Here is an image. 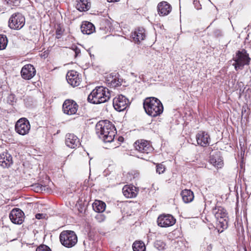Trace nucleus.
Returning <instances> with one entry per match:
<instances>
[{"label": "nucleus", "mask_w": 251, "mask_h": 251, "mask_svg": "<svg viewBox=\"0 0 251 251\" xmlns=\"http://www.w3.org/2000/svg\"><path fill=\"white\" fill-rule=\"evenodd\" d=\"M95 218L99 222H101L103 221L105 219V216L101 214H97Z\"/></svg>", "instance_id": "nucleus-36"}, {"label": "nucleus", "mask_w": 251, "mask_h": 251, "mask_svg": "<svg viewBox=\"0 0 251 251\" xmlns=\"http://www.w3.org/2000/svg\"><path fill=\"white\" fill-rule=\"evenodd\" d=\"M109 2H114L119 1L120 0H107Z\"/></svg>", "instance_id": "nucleus-41"}, {"label": "nucleus", "mask_w": 251, "mask_h": 251, "mask_svg": "<svg viewBox=\"0 0 251 251\" xmlns=\"http://www.w3.org/2000/svg\"><path fill=\"white\" fill-rule=\"evenodd\" d=\"M66 79L68 82L74 87L78 86L81 82V79L77 72L74 70L68 72Z\"/></svg>", "instance_id": "nucleus-16"}, {"label": "nucleus", "mask_w": 251, "mask_h": 251, "mask_svg": "<svg viewBox=\"0 0 251 251\" xmlns=\"http://www.w3.org/2000/svg\"><path fill=\"white\" fill-rule=\"evenodd\" d=\"M75 52V56L76 57L79 53H80V50L77 48V47H75L74 49Z\"/></svg>", "instance_id": "nucleus-39"}, {"label": "nucleus", "mask_w": 251, "mask_h": 251, "mask_svg": "<svg viewBox=\"0 0 251 251\" xmlns=\"http://www.w3.org/2000/svg\"><path fill=\"white\" fill-rule=\"evenodd\" d=\"M251 59L247 51L245 49H242L236 52V55L233 58L234 63L233 65L236 71L242 70L245 65H248L250 64Z\"/></svg>", "instance_id": "nucleus-4"}, {"label": "nucleus", "mask_w": 251, "mask_h": 251, "mask_svg": "<svg viewBox=\"0 0 251 251\" xmlns=\"http://www.w3.org/2000/svg\"><path fill=\"white\" fill-rule=\"evenodd\" d=\"M209 162L217 168H221L223 165V160L217 154L210 156Z\"/></svg>", "instance_id": "nucleus-25"}, {"label": "nucleus", "mask_w": 251, "mask_h": 251, "mask_svg": "<svg viewBox=\"0 0 251 251\" xmlns=\"http://www.w3.org/2000/svg\"><path fill=\"white\" fill-rule=\"evenodd\" d=\"M15 128L18 134L25 135L28 133L30 129V125L27 119L22 118L16 122Z\"/></svg>", "instance_id": "nucleus-9"}, {"label": "nucleus", "mask_w": 251, "mask_h": 251, "mask_svg": "<svg viewBox=\"0 0 251 251\" xmlns=\"http://www.w3.org/2000/svg\"><path fill=\"white\" fill-rule=\"evenodd\" d=\"M92 207L95 211L98 213H102L105 209L106 204L101 201L96 200L93 203Z\"/></svg>", "instance_id": "nucleus-26"}, {"label": "nucleus", "mask_w": 251, "mask_h": 251, "mask_svg": "<svg viewBox=\"0 0 251 251\" xmlns=\"http://www.w3.org/2000/svg\"><path fill=\"white\" fill-rule=\"evenodd\" d=\"M65 144L68 147L74 149L79 145V140L74 134L68 133L66 135Z\"/></svg>", "instance_id": "nucleus-18"}, {"label": "nucleus", "mask_w": 251, "mask_h": 251, "mask_svg": "<svg viewBox=\"0 0 251 251\" xmlns=\"http://www.w3.org/2000/svg\"><path fill=\"white\" fill-rule=\"evenodd\" d=\"M166 244L162 240H156L154 243V247L158 250H163L165 248Z\"/></svg>", "instance_id": "nucleus-29"}, {"label": "nucleus", "mask_w": 251, "mask_h": 251, "mask_svg": "<svg viewBox=\"0 0 251 251\" xmlns=\"http://www.w3.org/2000/svg\"><path fill=\"white\" fill-rule=\"evenodd\" d=\"M194 4L195 5V8L199 10L201 9V5L200 4V2L199 1L197 0H194L193 2Z\"/></svg>", "instance_id": "nucleus-37"}, {"label": "nucleus", "mask_w": 251, "mask_h": 251, "mask_svg": "<svg viewBox=\"0 0 251 251\" xmlns=\"http://www.w3.org/2000/svg\"><path fill=\"white\" fill-rule=\"evenodd\" d=\"M128 100L124 95H120L115 97L113 100V105L116 110L122 111L126 109L129 104Z\"/></svg>", "instance_id": "nucleus-10"}, {"label": "nucleus", "mask_w": 251, "mask_h": 251, "mask_svg": "<svg viewBox=\"0 0 251 251\" xmlns=\"http://www.w3.org/2000/svg\"><path fill=\"white\" fill-rule=\"evenodd\" d=\"M9 218L13 223L21 225L24 222L25 214L20 209L14 208L9 214Z\"/></svg>", "instance_id": "nucleus-11"}, {"label": "nucleus", "mask_w": 251, "mask_h": 251, "mask_svg": "<svg viewBox=\"0 0 251 251\" xmlns=\"http://www.w3.org/2000/svg\"><path fill=\"white\" fill-rule=\"evenodd\" d=\"M13 163L12 157L7 151L0 154V166L3 168L9 167Z\"/></svg>", "instance_id": "nucleus-17"}, {"label": "nucleus", "mask_w": 251, "mask_h": 251, "mask_svg": "<svg viewBox=\"0 0 251 251\" xmlns=\"http://www.w3.org/2000/svg\"><path fill=\"white\" fill-rule=\"evenodd\" d=\"M96 133L105 143L113 141L117 133L114 125L108 120L99 121L96 126Z\"/></svg>", "instance_id": "nucleus-1"}, {"label": "nucleus", "mask_w": 251, "mask_h": 251, "mask_svg": "<svg viewBox=\"0 0 251 251\" xmlns=\"http://www.w3.org/2000/svg\"><path fill=\"white\" fill-rule=\"evenodd\" d=\"M59 238L62 245L67 248L74 247L77 242L76 235L72 230L62 231L60 234Z\"/></svg>", "instance_id": "nucleus-5"}, {"label": "nucleus", "mask_w": 251, "mask_h": 251, "mask_svg": "<svg viewBox=\"0 0 251 251\" xmlns=\"http://www.w3.org/2000/svg\"><path fill=\"white\" fill-rule=\"evenodd\" d=\"M63 33V30L61 28L60 26H58L56 29V38H59Z\"/></svg>", "instance_id": "nucleus-34"}, {"label": "nucleus", "mask_w": 251, "mask_h": 251, "mask_svg": "<svg viewBox=\"0 0 251 251\" xmlns=\"http://www.w3.org/2000/svg\"><path fill=\"white\" fill-rule=\"evenodd\" d=\"M36 251H51L50 249L45 245H42L39 246Z\"/></svg>", "instance_id": "nucleus-32"}, {"label": "nucleus", "mask_w": 251, "mask_h": 251, "mask_svg": "<svg viewBox=\"0 0 251 251\" xmlns=\"http://www.w3.org/2000/svg\"><path fill=\"white\" fill-rule=\"evenodd\" d=\"M131 37L135 43H140L146 37L145 29L143 28H138L131 33Z\"/></svg>", "instance_id": "nucleus-21"}, {"label": "nucleus", "mask_w": 251, "mask_h": 251, "mask_svg": "<svg viewBox=\"0 0 251 251\" xmlns=\"http://www.w3.org/2000/svg\"><path fill=\"white\" fill-rule=\"evenodd\" d=\"M197 144L201 147H206L209 145L210 138L209 135L205 131H199L196 135Z\"/></svg>", "instance_id": "nucleus-15"}, {"label": "nucleus", "mask_w": 251, "mask_h": 251, "mask_svg": "<svg viewBox=\"0 0 251 251\" xmlns=\"http://www.w3.org/2000/svg\"><path fill=\"white\" fill-rule=\"evenodd\" d=\"M120 83V82L119 80H117L116 78H113L110 82L111 85L114 87L119 86Z\"/></svg>", "instance_id": "nucleus-35"}, {"label": "nucleus", "mask_w": 251, "mask_h": 251, "mask_svg": "<svg viewBox=\"0 0 251 251\" xmlns=\"http://www.w3.org/2000/svg\"><path fill=\"white\" fill-rule=\"evenodd\" d=\"M135 148L136 150L142 154L139 157L144 159L146 155L151 152L153 150L150 144L147 141L144 140L137 141L135 143Z\"/></svg>", "instance_id": "nucleus-8"}, {"label": "nucleus", "mask_w": 251, "mask_h": 251, "mask_svg": "<svg viewBox=\"0 0 251 251\" xmlns=\"http://www.w3.org/2000/svg\"><path fill=\"white\" fill-rule=\"evenodd\" d=\"M81 30L83 34H90L95 30L94 25L90 22H83L80 27Z\"/></svg>", "instance_id": "nucleus-24"}, {"label": "nucleus", "mask_w": 251, "mask_h": 251, "mask_svg": "<svg viewBox=\"0 0 251 251\" xmlns=\"http://www.w3.org/2000/svg\"><path fill=\"white\" fill-rule=\"evenodd\" d=\"M78 107L77 104L74 100H66L63 104L62 109L65 114L71 115L76 113Z\"/></svg>", "instance_id": "nucleus-12"}, {"label": "nucleus", "mask_w": 251, "mask_h": 251, "mask_svg": "<svg viewBox=\"0 0 251 251\" xmlns=\"http://www.w3.org/2000/svg\"><path fill=\"white\" fill-rule=\"evenodd\" d=\"M146 113L152 117L160 116L163 112V106L158 99L154 97L147 98L143 102Z\"/></svg>", "instance_id": "nucleus-2"}, {"label": "nucleus", "mask_w": 251, "mask_h": 251, "mask_svg": "<svg viewBox=\"0 0 251 251\" xmlns=\"http://www.w3.org/2000/svg\"><path fill=\"white\" fill-rule=\"evenodd\" d=\"M91 6V3L88 0H76V8L79 11L88 10Z\"/></svg>", "instance_id": "nucleus-22"}, {"label": "nucleus", "mask_w": 251, "mask_h": 251, "mask_svg": "<svg viewBox=\"0 0 251 251\" xmlns=\"http://www.w3.org/2000/svg\"><path fill=\"white\" fill-rule=\"evenodd\" d=\"M21 73L24 79L29 80L35 75L36 70L33 65L27 64L22 68Z\"/></svg>", "instance_id": "nucleus-14"}, {"label": "nucleus", "mask_w": 251, "mask_h": 251, "mask_svg": "<svg viewBox=\"0 0 251 251\" xmlns=\"http://www.w3.org/2000/svg\"><path fill=\"white\" fill-rule=\"evenodd\" d=\"M181 196L183 202L186 203L192 201L194 198L193 192L188 189L182 190L181 192Z\"/></svg>", "instance_id": "nucleus-23"}, {"label": "nucleus", "mask_w": 251, "mask_h": 251, "mask_svg": "<svg viewBox=\"0 0 251 251\" xmlns=\"http://www.w3.org/2000/svg\"><path fill=\"white\" fill-rule=\"evenodd\" d=\"M10 97L13 98V95H11Z\"/></svg>", "instance_id": "nucleus-42"}, {"label": "nucleus", "mask_w": 251, "mask_h": 251, "mask_svg": "<svg viewBox=\"0 0 251 251\" xmlns=\"http://www.w3.org/2000/svg\"><path fill=\"white\" fill-rule=\"evenodd\" d=\"M175 223L176 219L169 214L160 215L157 219L158 225L161 227L171 226Z\"/></svg>", "instance_id": "nucleus-13"}, {"label": "nucleus", "mask_w": 251, "mask_h": 251, "mask_svg": "<svg viewBox=\"0 0 251 251\" xmlns=\"http://www.w3.org/2000/svg\"><path fill=\"white\" fill-rule=\"evenodd\" d=\"M157 10L160 16H166L171 12L172 7L167 2L163 1L158 3Z\"/></svg>", "instance_id": "nucleus-20"}, {"label": "nucleus", "mask_w": 251, "mask_h": 251, "mask_svg": "<svg viewBox=\"0 0 251 251\" xmlns=\"http://www.w3.org/2000/svg\"><path fill=\"white\" fill-rule=\"evenodd\" d=\"M33 186L35 189V191L37 192L46 191V190L48 189L47 185L40 183L36 184L34 185H33Z\"/></svg>", "instance_id": "nucleus-30"}, {"label": "nucleus", "mask_w": 251, "mask_h": 251, "mask_svg": "<svg viewBox=\"0 0 251 251\" xmlns=\"http://www.w3.org/2000/svg\"><path fill=\"white\" fill-rule=\"evenodd\" d=\"M138 193V189L133 185H125L123 188V193L127 198L136 197Z\"/></svg>", "instance_id": "nucleus-19"}, {"label": "nucleus", "mask_w": 251, "mask_h": 251, "mask_svg": "<svg viewBox=\"0 0 251 251\" xmlns=\"http://www.w3.org/2000/svg\"><path fill=\"white\" fill-rule=\"evenodd\" d=\"M165 170V167L162 163L156 164V172L158 174H163Z\"/></svg>", "instance_id": "nucleus-31"}, {"label": "nucleus", "mask_w": 251, "mask_h": 251, "mask_svg": "<svg viewBox=\"0 0 251 251\" xmlns=\"http://www.w3.org/2000/svg\"><path fill=\"white\" fill-rule=\"evenodd\" d=\"M45 217V215L43 214L38 213L36 214L35 218L37 219H41Z\"/></svg>", "instance_id": "nucleus-38"}, {"label": "nucleus", "mask_w": 251, "mask_h": 251, "mask_svg": "<svg viewBox=\"0 0 251 251\" xmlns=\"http://www.w3.org/2000/svg\"><path fill=\"white\" fill-rule=\"evenodd\" d=\"M212 213L216 219L217 225L223 229L226 228L228 217L226 209L221 206L215 207L212 209Z\"/></svg>", "instance_id": "nucleus-6"}, {"label": "nucleus", "mask_w": 251, "mask_h": 251, "mask_svg": "<svg viewBox=\"0 0 251 251\" xmlns=\"http://www.w3.org/2000/svg\"><path fill=\"white\" fill-rule=\"evenodd\" d=\"M133 251H145L146 247L144 243L142 241H136L132 245Z\"/></svg>", "instance_id": "nucleus-27"}, {"label": "nucleus", "mask_w": 251, "mask_h": 251, "mask_svg": "<svg viewBox=\"0 0 251 251\" xmlns=\"http://www.w3.org/2000/svg\"><path fill=\"white\" fill-rule=\"evenodd\" d=\"M8 40L5 35H0V50L5 49L7 46Z\"/></svg>", "instance_id": "nucleus-28"}, {"label": "nucleus", "mask_w": 251, "mask_h": 251, "mask_svg": "<svg viewBox=\"0 0 251 251\" xmlns=\"http://www.w3.org/2000/svg\"><path fill=\"white\" fill-rule=\"evenodd\" d=\"M25 24V18L20 13H15L10 17L8 25L10 28L13 29L19 30L22 28Z\"/></svg>", "instance_id": "nucleus-7"}, {"label": "nucleus", "mask_w": 251, "mask_h": 251, "mask_svg": "<svg viewBox=\"0 0 251 251\" xmlns=\"http://www.w3.org/2000/svg\"><path fill=\"white\" fill-rule=\"evenodd\" d=\"M5 1L10 6H16L18 3L17 0H5Z\"/></svg>", "instance_id": "nucleus-33"}, {"label": "nucleus", "mask_w": 251, "mask_h": 251, "mask_svg": "<svg viewBox=\"0 0 251 251\" xmlns=\"http://www.w3.org/2000/svg\"><path fill=\"white\" fill-rule=\"evenodd\" d=\"M110 90L103 86L96 87L88 95V101L93 104H98L107 101L110 98Z\"/></svg>", "instance_id": "nucleus-3"}, {"label": "nucleus", "mask_w": 251, "mask_h": 251, "mask_svg": "<svg viewBox=\"0 0 251 251\" xmlns=\"http://www.w3.org/2000/svg\"><path fill=\"white\" fill-rule=\"evenodd\" d=\"M212 249H213V246H212V244H210L207 245V248H206L207 251H212Z\"/></svg>", "instance_id": "nucleus-40"}]
</instances>
